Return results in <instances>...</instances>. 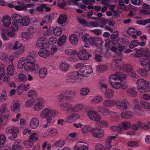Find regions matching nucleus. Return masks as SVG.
<instances>
[{"label":"nucleus","instance_id":"39448f33","mask_svg":"<svg viewBox=\"0 0 150 150\" xmlns=\"http://www.w3.org/2000/svg\"><path fill=\"white\" fill-rule=\"evenodd\" d=\"M6 132L12 135L13 136L9 137V139L11 140H14V139L16 137L19 132V129L17 127H14L11 129L7 128L6 129Z\"/></svg>","mask_w":150,"mask_h":150},{"label":"nucleus","instance_id":"aec40b11","mask_svg":"<svg viewBox=\"0 0 150 150\" xmlns=\"http://www.w3.org/2000/svg\"><path fill=\"white\" fill-rule=\"evenodd\" d=\"M19 42L18 41H17L15 42L14 46L13 47V49L16 50L17 49H18V52L19 54H21L24 51V47L23 46H22L21 44L20 45L17 46Z\"/></svg>","mask_w":150,"mask_h":150},{"label":"nucleus","instance_id":"a18cd8bd","mask_svg":"<svg viewBox=\"0 0 150 150\" xmlns=\"http://www.w3.org/2000/svg\"><path fill=\"white\" fill-rule=\"evenodd\" d=\"M28 68H28L26 70L27 71H32L34 70H35V71L37 70L39 67L38 64H36L35 65L34 64L31 65V66L30 67Z\"/></svg>","mask_w":150,"mask_h":150},{"label":"nucleus","instance_id":"1a4fd4ad","mask_svg":"<svg viewBox=\"0 0 150 150\" xmlns=\"http://www.w3.org/2000/svg\"><path fill=\"white\" fill-rule=\"evenodd\" d=\"M25 69L26 70L33 64H34L35 63V58L32 56L29 55L25 59Z\"/></svg>","mask_w":150,"mask_h":150},{"label":"nucleus","instance_id":"7c9ffc66","mask_svg":"<svg viewBox=\"0 0 150 150\" xmlns=\"http://www.w3.org/2000/svg\"><path fill=\"white\" fill-rule=\"evenodd\" d=\"M64 142L63 140H60L56 142L53 145V147L60 148L64 145Z\"/></svg>","mask_w":150,"mask_h":150},{"label":"nucleus","instance_id":"603ef678","mask_svg":"<svg viewBox=\"0 0 150 150\" xmlns=\"http://www.w3.org/2000/svg\"><path fill=\"white\" fill-rule=\"evenodd\" d=\"M139 42L137 40H133L131 42L129 47L130 49H133L139 44Z\"/></svg>","mask_w":150,"mask_h":150},{"label":"nucleus","instance_id":"3c124183","mask_svg":"<svg viewBox=\"0 0 150 150\" xmlns=\"http://www.w3.org/2000/svg\"><path fill=\"white\" fill-rule=\"evenodd\" d=\"M87 25H88V27H97L99 26V23L97 22L91 21L88 22Z\"/></svg>","mask_w":150,"mask_h":150},{"label":"nucleus","instance_id":"ddd939ff","mask_svg":"<svg viewBox=\"0 0 150 150\" xmlns=\"http://www.w3.org/2000/svg\"><path fill=\"white\" fill-rule=\"evenodd\" d=\"M131 127V124L129 122H123L119 124V128L121 130V133L122 130H128Z\"/></svg>","mask_w":150,"mask_h":150},{"label":"nucleus","instance_id":"de8ad7c7","mask_svg":"<svg viewBox=\"0 0 150 150\" xmlns=\"http://www.w3.org/2000/svg\"><path fill=\"white\" fill-rule=\"evenodd\" d=\"M25 59L24 58H22L20 59L18 63V67L19 68H21L24 66L25 69Z\"/></svg>","mask_w":150,"mask_h":150},{"label":"nucleus","instance_id":"79ce46f5","mask_svg":"<svg viewBox=\"0 0 150 150\" xmlns=\"http://www.w3.org/2000/svg\"><path fill=\"white\" fill-rule=\"evenodd\" d=\"M28 96L30 98L34 99L37 96V93L33 90L30 91L28 94Z\"/></svg>","mask_w":150,"mask_h":150},{"label":"nucleus","instance_id":"412c9836","mask_svg":"<svg viewBox=\"0 0 150 150\" xmlns=\"http://www.w3.org/2000/svg\"><path fill=\"white\" fill-rule=\"evenodd\" d=\"M3 24L6 27L8 26L11 22V18L8 16H4L3 18Z\"/></svg>","mask_w":150,"mask_h":150},{"label":"nucleus","instance_id":"4468645a","mask_svg":"<svg viewBox=\"0 0 150 150\" xmlns=\"http://www.w3.org/2000/svg\"><path fill=\"white\" fill-rule=\"evenodd\" d=\"M78 57L82 60H88L87 52L85 50H80L77 53Z\"/></svg>","mask_w":150,"mask_h":150},{"label":"nucleus","instance_id":"680f3d73","mask_svg":"<svg viewBox=\"0 0 150 150\" xmlns=\"http://www.w3.org/2000/svg\"><path fill=\"white\" fill-rule=\"evenodd\" d=\"M143 55L142 49H139L134 54V56L136 57H141Z\"/></svg>","mask_w":150,"mask_h":150},{"label":"nucleus","instance_id":"a211bd4d","mask_svg":"<svg viewBox=\"0 0 150 150\" xmlns=\"http://www.w3.org/2000/svg\"><path fill=\"white\" fill-rule=\"evenodd\" d=\"M60 106L62 109L65 110H67V112H71V110H73V108H72V106L70 104L68 103H63L60 105Z\"/></svg>","mask_w":150,"mask_h":150},{"label":"nucleus","instance_id":"4be33fe9","mask_svg":"<svg viewBox=\"0 0 150 150\" xmlns=\"http://www.w3.org/2000/svg\"><path fill=\"white\" fill-rule=\"evenodd\" d=\"M116 137L110 136L107 138L105 141V145L107 148L108 149H110L111 147V145L110 144L112 139H114Z\"/></svg>","mask_w":150,"mask_h":150},{"label":"nucleus","instance_id":"5701e85b","mask_svg":"<svg viewBox=\"0 0 150 150\" xmlns=\"http://www.w3.org/2000/svg\"><path fill=\"white\" fill-rule=\"evenodd\" d=\"M67 18V16L65 14H61L59 16L58 19V23L59 24H63L66 22Z\"/></svg>","mask_w":150,"mask_h":150},{"label":"nucleus","instance_id":"ea45409f","mask_svg":"<svg viewBox=\"0 0 150 150\" xmlns=\"http://www.w3.org/2000/svg\"><path fill=\"white\" fill-rule=\"evenodd\" d=\"M2 80L4 81L8 82L10 81V78L9 76L7 74L3 73L1 74Z\"/></svg>","mask_w":150,"mask_h":150},{"label":"nucleus","instance_id":"9b49d317","mask_svg":"<svg viewBox=\"0 0 150 150\" xmlns=\"http://www.w3.org/2000/svg\"><path fill=\"white\" fill-rule=\"evenodd\" d=\"M88 117L91 120L96 121H98L100 119L99 115L94 111H90L88 113Z\"/></svg>","mask_w":150,"mask_h":150},{"label":"nucleus","instance_id":"a19ab883","mask_svg":"<svg viewBox=\"0 0 150 150\" xmlns=\"http://www.w3.org/2000/svg\"><path fill=\"white\" fill-rule=\"evenodd\" d=\"M142 53L144 57L141 58H147L149 59L148 57L150 58V52L147 49H142Z\"/></svg>","mask_w":150,"mask_h":150},{"label":"nucleus","instance_id":"f3484780","mask_svg":"<svg viewBox=\"0 0 150 150\" xmlns=\"http://www.w3.org/2000/svg\"><path fill=\"white\" fill-rule=\"evenodd\" d=\"M47 44V42L45 40L43 37H40L38 39L37 42V46L39 47H42Z\"/></svg>","mask_w":150,"mask_h":150},{"label":"nucleus","instance_id":"58836bf2","mask_svg":"<svg viewBox=\"0 0 150 150\" xmlns=\"http://www.w3.org/2000/svg\"><path fill=\"white\" fill-rule=\"evenodd\" d=\"M119 80L110 83L112 86L115 88L118 89L121 87V84L119 81Z\"/></svg>","mask_w":150,"mask_h":150},{"label":"nucleus","instance_id":"6e6552de","mask_svg":"<svg viewBox=\"0 0 150 150\" xmlns=\"http://www.w3.org/2000/svg\"><path fill=\"white\" fill-rule=\"evenodd\" d=\"M79 72L84 76H85L88 74L92 73L93 70L91 66H83L80 68Z\"/></svg>","mask_w":150,"mask_h":150},{"label":"nucleus","instance_id":"e2e57ef3","mask_svg":"<svg viewBox=\"0 0 150 150\" xmlns=\"http://www.w3.org/2000/svg\"><path fill=\"white\" fill-rule=\"evenodd\" d=\"M81 94L82 95H86L89 92V90L88 88H83L81 89Z\"/></svg>","mask_w":150,"mask_h":150},{"label":"nucleus","instance_id":"f257e3e1","mask_svg":"<svg viewBox=\"0 0 150 150\" xmlns=\"http://www.w3.org/2000/svg\"><path fill=\"white\" fill-rule=\"evenodd\" d=\"M57 114V112L55 111H52L48 108L42 110L40 113V116L42 118H46L47 122L46 125H44V127H46L48 126V124L51 122L52 117Z\"/></svg>","mask_w":150,"mask_h":150},{"label":"nucleus","instance_id":"bb28decb","mask_svg":"<svg viewBox=\"0 0 150 150\" xmlns=\"http://www.w3.org/2000/svg\"><path fill=\"white\" fill-rule=\"evenodd\" d=\"M109 78L110 83L119 80V77L117 74V72H116L115 74H112L110 75Z\"/></svg>","mask_w":150,"mask_h":150},{"label":"nucleus","instance_id":"c85d7f7f","mask_svg":"<svg viewBox=\"0 0 150 150\" xmlns=\"http://www.w3.org/2000/svg\"><path fill=\"white\" fill-rule=\"evenodd\" d=\"M66 39L67 37L65 35H62L59 38L58 41V45L60 46L63 45L65 42Z\"/></svg>","mask_w":150,"mask_h":150},{"label":"nucleus","instance_id":"72a5a7b5","mask_svg":"<svg viewBox=\"0 0 150 150\" xmlns=\"http://www.w3.org/2000/svg\"><path fill=\"white\" fill-rule=\"evenodd\" d=\"M7 71L8 74L12 75L13 74L14 68L12 65H9L7 68Z\"/></svg>","mask_w":150,"mask_h":150},{"label":"nucleus","instance_id":"37998d69","mask_svg":"<svg viewBox=\"0 0 150 150\" xmlns=\"http://www.w3.org/2000/svg\"><path fill=\"white\" fill-rule=\"evenodd\" d=\"M79 147L81 150H87L88 147L85 145L86 143L83 142H79Z\"/></svg>","mask_w":150,"mask_h":150},{"label":"nucleus","instance_id":"f03ea898","mask_svg":"<svg viewBox=\"0 0 150 150\" xmlns=\"http://www.w3.org/2000/svg\"><path fill=\"white\" fill-rule=\"evenodd\" d=\"M137 89L140 92L143 93L148 91L149 81L147 82L144 79H140L137 80Z\"/></svg>","mask_w":150,"mask_h":150},{"label":"nucleus","instance_id":"864d4df0","mask_svg":"<svg viewBox=\"0 0 150 150\" xmlns=\"http://www.w3.org/2000/svg\"><path fill=\"white\" fill-rule=\"evenodd\" d=\"M83 108V105L81 104H78L76 105L75 107L74 108H73L74 110H71V112H74V110H76L77 112H78L80 111Z\"/></svg>","mask_w":150,"mask_h":150},{"label":"nucleus","instance_id":"a878e982","mask_svg":"<svg viewBox=\"0 0 150 150\" xmlns=\"http://www.w3.org/2000/svg\"><path fill=\"white\" fill-rule=\"evenodd\" d=\"M21 35L22 38L26 40L31 38L32 36V34L29 32H23L22 33Z\"/></svg>","mask_w":150,"mask_h":150},{"label":"nucleus","instance_id":"c9c22d12","mask_svg":"<svg viewBox=\"0 0 150 150\" xmlns=\"http://www.w3.org/2000/svg\"><path fill=\"white\" fill-rule=\"evenodd\" d=\"M47 70L45 68H42L39 71V75L41 78H44L47 74Z\"/></svg>","mask_w":150,"mask_h":150},{"label":"nucleus","instance_id":"393cba45","mask_svg":"<svg viewBox=\"0 0 150 150\" xmlns=\"http://www.w3.org/2000/svg\"><path fill=\"white\" fill-rule=\"evenodd\" d=\"M11 17L14 21H16V23L19 24L22 17L20 15L14 13L12 15Z\"/></svg>","mask_w":150,"mask_h":150},{"label":"nucleus","instance_id":"13d9d810","mask_svg":"<svg viewBox=\"0 0 150 150\" xmlns=\"http://www.w3.org/2000/svg\"><path fill=\"white\" fill-rule=\"evenodd\" d=\"M18 77L20 81H25L27 80V77L24 74H18Z\"/></svg>","mask_w":150,"mask_h":150},{"label":"nucleus","instance_id":"4d7b16f0","mask_svg":"<svg viewBox=\"0 0 150 150\" xmlns=\"http://www.w3.org/2000/svg\"><path fill=\"white\" fill-rule=\"evenodd\" d=\"M36 134V133H34L30 135L29 138V140L32 142H35L38 139V137L35 136Z\"/></svg>","mask_w":150,"mask_h":150},{"label":"nucleus","instance_id":"2f4dec72","mask_svg":"<svg viewBox=\"0 0 150 150\" xmlns=\"http://www.w3.org/2000/svg\"><path fill=\"white\" fill-rule=\"evenodd\" d=\"M121 116L122 118H129L132 116V113L130 111L122 112Z\"/></svg>","mask_w":150,"mask_h":150},{"label":"nucleus","instance_id":"6ab92c4d","mask_svg":"<svg viewBox=\"0 0 150 150\" xmlns=\"http://www.w3.org/2000/svg\"><path fill=\"white\" fill-rule=\"evenodd\" d=\"M30 21V19L28 17L25 16L23 17H22L19 24L23 26H27L29 25Z\"/></svg>","mask_w":150,"mask_h":150},{"label":"nucleus","instance_id":"f704fd0d","mask_svg":"<svg viewBox=\"0 0 150 150\" xmlns=\"http://www.w3.org/2000/svg\"><path fill=\"white\" fill-rule=\"evenodd\" d=\"M69 64L66 62H63L61 64L60 68L62 70L64 71H67L69 68Z\"/></svg>","mask_w":150,"mask_h":150},{"label":"nucleus","instance_id":"9d476101","mask_svg":"<svg viewBox=\"0 0 150 150\" xmlns=\"http://www.w3.org/2000/svg\"><path fill=\"white\" fill-rule=\"evenodd\" d=\"M81 76L79 74V72L77 71H74L70 73L67 77V81L68 82H74L78 79V76Z\"/></svg>","mask_w":150,"mask_h":150},{"label":"nucleus","instance_id":"0e129e2a","mask_svg":"<svg viewBox=\"0 0 150 150\" xmlns=\"http://www.w3.org/2000/svg\"><path fill=\"white\" fill-rule=\"evenodd\" d=\"M139 124H140V127L143 130H146L149 129V126L141 121L140 123H139Z\"/></svg>","mask_w":150,"mask_h":150},{"label":"nucleus","instance_id":"0eeeda50","mask_svg":"<svg viewBox=\"0 0 150 150\" xmlns=\"http://www.w3.org/2000/svg\"><path fill=\"white\" fill-rule=\"evenodd\" d=\"M130 104L128 100L124 99L121 101H118L116 103L117 107L120 109L125 110L128 108V105Z\"/></svg>","mask_w":150,"mask_h":150},{"label":"nucleus","instance_id":"cd10ccee","mask_svg":"<svg viewBox=\"0 0 150 150\" xmlns=\"http://www.w3.org/2000/svg\"><path fill=\"white\" fill-rule=\"evenodd\" d=\"M132 67L129 64L125 65L122 67V70L125 71L130 72L132 70Z\"/></svg>","mask_w":150,"mask_h":150},{"label":"nucleus","instance_id":"423d86ee","mask_svg":"<svg viewBox=\"0 0 150 150\" xmlns=\"http://www.w3.org/2000/svg\"><path fill=\"white\" fill-rule=\"evenodd\" d=\"M92 135L97 138H101L104 135V131L102 129L98 128H93L91 130Z\"/></svg>","mask_w":150,"mask_h":150},{"label":"nucleus","instance_id":"2eb2a0df","mask_svg":"<svg viewBox=\"0 0 150 150\" xmlns=\"http://www.w3.org/2000/svg\"><path fill=\"white\" fill-rule=\"evenodd\" d=\"M39 124L38 119L37 118L34 117L31 120L30 125L32 128L35 129L38 127Z\"/></svg>","mask_w":150,"mask_h":150},{"label":"nucleus","instance_id":"f8f14e48","mask_svg":"<svg viewBox=\"0 0 150 150\" xmlns=\"http://www.w3.org/2000/svg\"><path fill=\"white\" fill-rule=\"evenodd\" d=\"M6 104H3L1 107V110L0 111V117L1 118H7L9 114L7 111L6 112Z\"/></svg>","mask_w":150,"mask_h":150},{"label":"nucleus","instance_id":"20e7f679","mask_svg":"<svg viewBox=\"0 0 150 150\" xmlns=\"http://www.w3.org/2000/svg\"><path fill=\"white\" fill-rule=\"evenodd\" d=\"M89 43L97 47H100L103 44V41L100 38L94 37H90L88 39Z\"/></svg>","mask_w":150,"mask_h":150},{"label":"nucleus","instance_id":"338daca9","mask_svg":"<svg viewBox=\"0 0 150 150\" xmlns=\"http://www.w3.org/2000/svg\"><path fill=\"white\" fill-rule=\"evenodd\" d=\"M112 69L114 71L116 70L117 69L119 68V66L117 61H114L112 64Z\"/></svg>","mask_w":150,"mask_h":150},{"label":"nucleus","instance_id":"c756f323","mask_svg":"<svg viewBox=\"0 0 150 150\" xmlns=\"http://www.w3.org/2000/svg\"><path fill=\"white\" fill-rule=\"evenodd\" d=\"M127 93L129 96L132 97H135L137 96V93L135 90L132 88L128 89L127 91Z\"/></svg>","mask_w":150,"mask_h":150},{"label":"nucleus","instance_id":"4c0bfd02","mask_svg":"<svg viewBox=\"0 0 150 150\" xmlns=\"http://www.w3.org/2000/svg\"><path fill=\"white\" fill-rule=\"evenodd\" d=\"M106 96L108 98H112L114 95V91L111 89H108L105 91Z\"/></svg>","mask_w":150,"mask_h":150},{"label":"nucleus","instance_id":"6e6d98bb","mask_svg":"<svg viewBox=\"0 0 150 150\" xmlns=\"http://www.w3.org/2000/svg\"><path fill=\"white\" fill-rule=\"evenodd\" d=\"M140 104L141 106L145 109H148L150 106L149 104L146 101H142L140 102Z\"/></svg>","mask_w":150,"mask_h":150},{"label":"nucleus","instance_id":"052dcab7","mask_svg":"<svg viewBox=\"0 0 150 150\" xmlns=\"http://www.w3.org/2000/svg\"><path fill=\"white\" fill-rule=\"evenodd\" d=\"M6 98V93L5 90H3L2 91V93L0 96V101H4Z\"/></svg>","mask_w":150,"mask_h":150},{"label":"nucleus","instance_id":"7ed1b4c3","mask_svg":"<svg viewBox=\"0 0 150 150\" xmlns=\"http://www.w3.org/2000/svg\"><path fill=\"white\" fill-rule=\"evenodd\" d=\"M140 58L139 62L140 64L143 66V67L144 69L146 72H148L150 70V58Z\"/></svg>","mask_w":150,"mask_h":150},{"label":"nucleus","instance_id":"8fccbe9b","mask_svg":"<svg viewBox=\"0 0 150 150\" xmlns=\"http://www.w3.org/2000/svg\"><path fill=\"white\" fill-rule=\"evenodd\" d=\"M23 147L17 143L15 142L12 146V150H21L23 149Z\"/></svg>","mask_w":150,"mask_h":150},{"label":"nucleus","instance_id":"bf43d9fd","mask_svg":"<svg viewBox=\"0 0 150 150\" xmlns=\"http://www.w3.org/2000/svg\"><path fill=\"white\" fill-rule=\"evenodd\" d=\"M20 107V104L18 103H16L13 105L11 110L13 112H16V110H18Z\"/></svg>","mask_w":150,"mask_h":150},{"label":"nucleus","instance_id":"09e8293b","mask_svg":"<svg viewBox=\"0 0 150 150\" xmlns=\"http://www.w3.org/2000/svg\"><path fill=\"white\" fill-rule=\"evenodd\" d=\"M107 68V67L105 65H101L98 66L97 68V71L100 72L105 71Z\"/></svg>","mask_w":150,"mask_h":150},{"label":"nucleus","instance_id":"49530a36","mask_svg":"<svg viewBox=\"0 0 150 150\" xmlns=\"http://www.w3.org/2000/svg\"><path fill=\"white\" fill-rule=\"evenodd\" d=\"M62 33V30L61 28L57 27L54 28V34L57 36H59Z\"/></svg>","mask_w":150,"mask_h":150},{"label":"nucleus","instance_id":"b1692460","mask_svg":"<svg viewBox=\"0 0 150 150\" xmlns=\"http://www.w3.org/2000/svg\"><path fill=\"white\" fill-rule=\"evenodd\" d=\"M69 40L73 45H76L78 43V39L75 35H71L69 37Z\"/></svg>","mask_w":150,"mask_h":150},{"label":"nucleus","instance_id":"e433bc0d","mask_svg":"<svg viewBox=\"0 0 150 150\" xmlns=\"http://www.w3.org/2000/svg\"><path fill=\"white\" fill-rule=\"evenodd\" d=\"M44 103L43 102H40L37 103L34 106V109L35 110L38 111L40 110L43 106Z\"/></svg>","mask_w":150,"mask_h":150},{"label":"nucleus","instance_id":"5fc2aeb1","mask_svg":"<svg viewBox=\"0 0 150 150\" xmlns=\"http://www.w3.org/2000/svg\"><path fill=\"white\" fill-rule=\"evenodd\" d=\"M140 121H138L137 124H134L132 126L131 125V127H132V129L133 130H137L140 127V124H139V123H140Z\"/></svg>","mask_w":150,"mask_h":150},{"label":"nucleus","instance_id":"c03bdc74","mask_svg":"<svg viewBox=\"0 0 150 150\" xmlns=\"http://www.w3.org/2000/svg\"><path fill=\"white\" fill-rule=\"evenodd\" d=\"M113 101L111 100H107L104 102L103 105L106 107H110L114 105Z\"/></svg>","mask_w":150,"mask_h":150},{"label":"nucleus","instance_id":"774afa93","mask_svg":"<svg viewBox=\"0 0 150 150\" xmlns=\"http://www.w3.org/2000/svg\"><path fill=\"white\" fill-rule=\"evenodd\" d=\"M6 140V137L4 135H0V145H3Z\"/></svg>","mask_w":150,"mask_h":150},{"label":"nucleus","instance_id":"473e14b6","mask_svg":"<svg viewBox=\"0 0 150 150\" xmlns=\"http://www.w3.org/2000/svg\"><path fill=\"white\" fill-rule=\"evenodd\" d=\"M108 21V19H105L104 18H100L99 22L100 25H99V26L102 28H104V25L107 24Z\"/></svg>","mask_w":150,"mask_h":150},{"label":"nucleus","instance_id":"69168bd1","mask_svg":"<svg viewBox=\"0 0 150 150\" xmlns=\"http://www.w3.org/2000/svg\"><path fill=\"white\" fill-rule=\"evenodd\" d=\"M24 145L27 148H30L34 145V144L33 142L28 140V141H25Z\"/></svg>","mask_w":150,"mask_h":150},{"label":"nucleus","instance_id":"dca6fc26","mask_svg":"<svg viewBox=\"0 0 150 150\" xmlns=\"http://www.w3.org/2000/svg\"><path fill=\"white\" fill-rule=\"evenodd\" d=\"M40 56L44 58L48 57L50 55V52L45 49H40L38 52Z\"/></svg>","mask_w":150,"mask_h":150}]
</instances>
